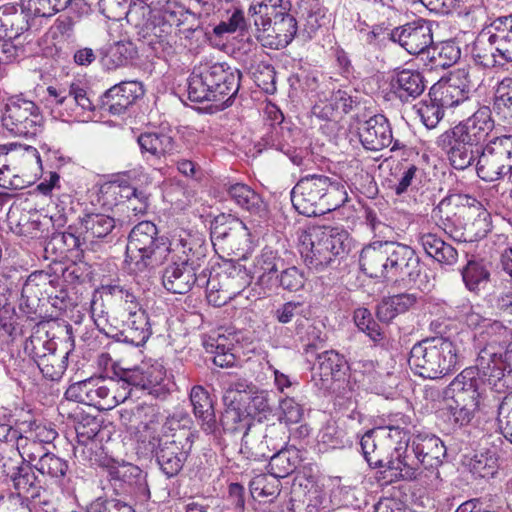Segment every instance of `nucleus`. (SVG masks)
<instances>
[{"label": "nucleus", "instance_id": "f257e3e1", "mask_svg": "<svg viewBox=\"0 0 512 512\" xmlns=\"http://www.w3.org/2000/svg\"><path fill=\"white\" fill-rule=\"evenodd\" d=\"M494 128L490 108L482 106L466 120L442 133L437 138V145L446 153L454 169L465 170L474 164Z\"/></svg>", "mask_w": 512, "mask_h": 512}, {"label": "nucleus", "instance_id": "f03ea898", "mask_svg": "<svg viewBox=\"0 0 512 512\" xmlns=\"http://www.w3.org/2000/svg\"><path fill=\"white\" fill-rule=\"evenodd\" d=\"M446 456V447L442 440L429 434L409 435L406 431L402 466L395 479L420 481L429 489H438L442 479L439 467Z\"/></svg>", "mask_w": 512, "mask_h": 512}, {"label": "nucleus", "instance_id": "7ed1b4c3", "mask_svg": "<svg viewBox=\"0 0 512 512\" xmlns=\"http://www.w3.org/2000/svg\"><path fill=\"white\" fill-rule=\"evenodd\" d=\"M242 74L224 62H200L188 78V98L193 102L231 104L240 88Z\"/></svg>", "mask_w": 512, "mask_h": 512}, {"label": "nucleus", "instance_id": "20e7f679", "mask_svg": "<svg viewBox=\"0 0 512 512\" xmlns=\"http://www.w3.org/2000/svg\"><path fill=\"white\" fill-rule=\"evenodd\" d=\"M294 208L302 215L316 217L340 208L348 201L345 186L325 175L302 177L291 191Z\"/></svg>", "mask_w": 512, "mask_h": 512}, {"label": "nucleus", "instance_id": "39448f33", "mask_svg": "<svg viewBox=\"0 0 512 512\" xmlns=\"http://www.w3.org/2000/svg\"><path fill=\"white\" fill-rule=\"evenodd\" d=\"M193 437L192 431L181 427L175 417L167 419L159 431L154 430L149 435L148 447L168 478L182 470L191 452Z\"/></svg>", "mask_w": 512, "mask_h": 512}, {"label": "nucleus", "instance_id": "423d86ee", "mask_svg": "<svg viewBox=\"0 0 512 512\" xmlns=\"http://www.w3.org/2000/svg\"><path fill=\"white\" fill-rule=\"evenodd\" d=\"M408 363L411 370L423 378H442L457 369L458 348L448 338H426L413 345Z\"/></svg>", "mask_w": 512, "mask_h": 512}, {"label": "nucleus", "instance_id": "0eeeda50", "mask_svg": "<svg viewBox=\"0 0 512 512\" xmlns=\"http://www.w3.org/2000/svg\"><path fill=\"white\" fill-rule=\"evenodd\" d=\"M170 247L158 236L154 223L142 221L133 227L126 247V262L135 273L155 269L167 262Z\"/></svg>", "mask_w": 512, "mask_h": 512}, {"label": "nucleus", "instance_id": "6e6552de", "mask_svg": "<svg viewBox=\"0 0 512 512\" xmlns=\"http://www.w3.org/2000/svg\"><path fill=\"white\" fill-rule=\"evenodd\" d=\"M301 251L306 266L315 272L333 267L338 258L347 253L349 234L342 228L312 227L303 240Z\"/></svg>", "mask_w": 512, "mask_h": 512}, {"label": "nucleus", "instance_id": "1a4fd4ad", "mask_svg": "<svg viewBox=\"0 0 512 512\" xmlns=\"http://www.w3.org/2000/svg\"><path fill=\"white\" fill-rule=\"evenodd\" d=\"M406 430L398 426H382L367 431L361 438L360 445L365 460L373 468L386 467L400 472L402 466Z\"/></svg>", "mask_w": 512, "mask_h": 512}, {"label": "nucleus", "instance_id": "9d476101", "mask_svg": "<svg viewBox=\"0 0 512 512\" xmlns=\"http://www.w3.org/2000/svg\"><path fill=\"white\" fill-rule=\"evenodd\" d=\"M41 170L38 150L29 145L8 143L0 145V186L22 189L31 183V174Z\"/></svg>", "mask_w": 512, "mask_h": 512}, {"label": "nucleus", "instance_id": "9b49d317", "mask_svg": "<svg viewBox=\"0 0 512 512\" xmlns=\"http://www.w3.org/2000/svg\"><path fill=\"white\" fill-rule=\"evenodd\" d=\"M476 173L486 182L504 178L512 171V135H494L476 155Z\"/></svg>", "mask_w": 512, "mask_h": 512}, {"label": "nucleus", "instance_id": "f8f14e48", "mask_svg": "<svg viewBox=\"0 0 512 512\" xmlns=\"http://www.w3.org/2000/svg\"><path fill=\"white\" fill-rule=\"evenodd\" d=\"M1 119L9 132L22 137L36 136L42 131L44 124L40 108L22 94L7 99Z\"/></svg>", "mask_w": 512, "mask_h": 512}, {"label": "nucleus", "instance_id": "ddd939ff", "mask_svg": "<svg viewBox=\"0 0 512 512\" xmlns=\"http://www.w3.org/2000/svg\"><path fill=\"white\" fill-rule=\"evenodd\" d=\"M115 228V219L104 213L84 211L75 233H64L66 243L84 251H98Z\"/></svg>", "mask_w": 512, "mask_h": 512}, {"label": "nucleus", "instance_id": "4468645a", "mask_svg": "<svg viewBox=\"0 0 512 512\" xmlns=\"http://www.w3.org/2000/svg\"><path fill=\"white\" fill-rule=\"evenodd\" d=\"M478 200L469 195L455 194L442 199L433 210L439 226L457 242H464L467 220L474 215Z\"/></svg>", "mask_w": 512, "mask_h": 512}, {"label": "nucleus", "instance_id": "2eb2a0df", "mask_svg": "<svg viewBox=\"0 0 512 512\" xmlns=\"http://www.w3.org/2000/svg\"><path fill=\"white\" fill-rule=\"evenodd\" d=\"M478 368L488 376L491 389L502 393L512 389V341L504 353H498L492 344L480 350L477 356Z\"/></svg>", "mask_w": 512, "mask_h": 512}, {"label": "nucleus", "instance_id": "dca6fc26", "mask_svg": "<svg viewBox=\"0 0 512 512\" xmlns=\"http://www.w3.org/2000/svg\"><path fill=\"white\" fill-rule=\"evenodd\" d=\"M111 392L109 380L89 378L70 385L66 391V397L79 403L95 406L100 410L112 409L128 398V392L119 395H111Z\"/></svg>", "mask_w": 512, "mask_h": 512}, {"label": "nucleus", "instance_id": "f3484780", "mask_svg": "<svg viewBox=\"0 0 512 512\" xmlns=\"http://www.w3.org/2000/svg\"><path fill=\"white\" fill-rule=\"evenodd\" d=\"M491 28L493 32L488 38L493 49L491 58L475 54L478 62L485 67L512 62V15L496 19L491 24Z\"/></svg>", "mask_w": 512, "mask_h": 512}, {"label": "nucleus", "instance_id": "a211bd4d", "mask_svg": "<svg viewBox=\"0 0 512 512\" xmlns=\"http://www.w3.org/2000/svg\"><path fill=\"white\" fill-rule=\"evenodd\" d=\"M390 38L410 54L426 53L433 44L431 23L424 19L408 22L394 28Z\"/></svg>", "mask_w": 512, "mask_h": 512}, {"label": "nucleus", "instance_id": "6ab92c4d", "mask_svg": "<svg viewBox=\"0 0 512 512\" xmlns=\"http://www.w3.org/2000/svg\"><path fill=\"white\" fill-rule=\"evenodd\" d=\"M305 354L308 360L315 359L313 370V379L319 376L321 388L328 389L333 380H339L344 375L346 361L342 355L335 350H325L317 352L315 343H308L305 348Z\"/></svg>", "mask_w": 512, "mask_h": 512}, {"label": "nucleus", "instance_id": "aec40b11", "mask_svg": "<svg viewBox=\"0 0 512 512\" xmlns=\"http://www.w3.org/2000/svg\"><path fill=\"white\" fill-rule=\"evenodd\" d=\"M297 21L287 11L278 15L254 35L263 47L282 49L289 45L297 34Z\"/></svg>", "mask_w": 512, "mask_h": 512}, {"label": "nucleus", "instance_id": "412c9836", "mask_svg": "<svg viewBox=\"0 0 512 512\" xmlns=\"http://www.w3.org/2000/svg\"><path fill=\"white\" fill-rule=\"evenodd\" d=\"M142 95L143 88L139 82H121L108 89L99 99V110L120 116Z\"/></svg>", "mask_w": 512, "mask_h": 512}, {"label": "nucleus", "instance_id": "4be33fe9", "mask_svg": "<svg viewBox=\"0 0 512 512\" xmlns=\"http://www.w3.org/2000/svg\"><path fill=\"white\" fill-rule=\"evenodd\" d=\"M388 257V280L414 279L418 276L420 260L411 247L389 241Z\"/></svg>", "mask_w": 512, "mask_h": 512}, {"label": "nucleus", "instance_id": "5701e85b", "mask_svg": "<svg viewBox=\"0 0 512 512\" xmlns=\"http://www.w3.org/2000/svg\"><path fill=\"white\" fill-rule=\"evenodd\" d=\"M97 326L107 336L134 346L145 344L152 334L149 317L146 312L134 314L133 319L122 321L120 327L111 325L106 329L100 327L99 324Z\"/></svg>", "mask_w": 512, "mask_h": 512}, {"label": "nucleus", "instance_id": "b1692460", "mask_svg": "<svg viewBox=\"0 0 512 512\" xmlns=\"http://www.w3.org/2000/svg\"><path fill=\"white\" fill-rule=\"evenodd\" d=\"M358 135L362 146L371 151L383 150L389 147L393 140L390 124L382 114L359 123Z\"/></svg>", "mask_w": 512, "mask_h": 512}, {"label": "nucleus", "instance_id": "393cba45", "mask_svg": "<svg viewBox=\"0 0 512 512\" xmlns=\"http://www.w3.org/2000/svg\"><path fill=\"white\" fill-rule=\"evenodd\" d=\"M101 192L106 197H113L115 204L123 200L130 204L132 201H139V206L132 207L135 216L143 215L147 211L148 196L146 192L133 185L128 175L117 176L114 180L104 184Z\"/></svg>", "mask_w": 512, "mask_h": 512}, {"label": "nucleus", "instance_id": "a878e982", "mask_svg": "<svg viewBox=\"0 0 512 512\" xmlns=\"http://www.w3.org/2000/svg\"><path fill=\"white\" fill-rule=\"evenodd\" d=\"M164 367L155 363L149 366L124 371L122 385L133 386L136 389L145 390L148 394L158 397L163 392L162 383L165 380Z\"/></svg>", "mask_w": 512, "mask_h": 512}, {"label": "nucleus", "instance_id": "bb28decb", "mask_svg": "<svg viewBox=\"0 0 512 512\" xmlns=\"http://www.w3.org/2000/svg\"><path fill=\"white\" fill-rule=\"evenodd\" d=\"M162 274V283L165 289L174 294H185L193 286L198 285L199 273L192 265H184L181 262L170 260Z\"/></svg>", "mask_w": 512, "mask_h": 512}, {"label": "nucleus", "instance_id": "cd10ccee", "mask_svg": "<svg viewBox=\"0 0 512 512\" xmlns=\"http://www.w3.org/2000/svg\"><path fill=\"white\" fill-rule=\"evenodd\" d=\"M170 255L168 260H176L184 265L195 266L196 260L206 256L207 247L204 239L197 234L183 232L169 245Z\"/></svg>", "mask_w": 512, "mask_h": 512}, {"label": "nucleus", "instance_id": "c85d7f7f", "mask_svg": "<svg viewBox=\"0 0 512 512\" xmlns=\"http://www.w3.org/2000/svg\"><path fill=\"white\" fill-rule=\"evenodd\" d=\"M389 241H374L365 246L360 254V266L371 278L388 279Z\"/></svg>", "mask_w": 512, "mask_h": 512}, {"label": "nucleus", "instance_id": "c756f323", "mask_svg": "<svg viewBox=\"0 0 512 512\" xmlns=\"http://www.w3.org/2000/svg\"><path fill=\"white\" fill-rule=\"evenodd\" d=\"M228 282L225 265L218 269H203L199 273L198 287L206 289V297L210 304L220 307L230 300L227 287Z\"/></svg>", "mask_w": 512, "mask_h": 512}, {"label": "nucleus", "instance_id": "7c9ffc66", "mask_svg": "<svg viewBox=\"0 0 512 512\" xmlns=\"http://www.w3.org/2000/svg\"><path fill=\"white\" fill-rule=\"evenodd\" d=\"M489 384L488 376L481 373L476 362L475 367H469L464 369L455 379L451 382L453 391H457L456 398L461 399L462 402L466 401V395L469 400L479 401L481 392V385Z\"/></svg>", "mask_w": 512, "mask_h": 512}, {"label": "nucleus", "instance_id": "2f4dec72", "mask_svg": "<svg viewBox=\"0 0 512 512\" xmlns=\"http://www.w3.org/2000/svg\"><path fill=\"white\" fill-rule=\"evenodd\" d=\"M225 190L231 200L251 215L264 218L267 215V205L261 196L244 183L226 184Z\"/></svg>", "mask_w": 512, "mask_h": 512}, {"label": "nucleus", "instance_id": "473e14b6", "mask_svg": "<svg viewBox=\"0 0 512 512\" xmlns=\"http://www.w3.org/2000/svg\"><path fill=\"white\" fill-rule=\"evenodd\" d=\"M29 29L28 15L7 3L0 6V41L17 39Z\"/></svg>", "mask_w": 512, "mask_h": 512}, {"label": "nucleus", "instance_id": "72a5a7b5", "mask_svg": "<svg viewBox=\"0 0 512 512\" xmlns=\"http://www.w3.org/2000/svg\"><path fill=\"white\" fill-rule=\"evenodd\" d=\"M190 402L195 417L201 422V427L207 433L215 431L217 426L216 415L212 399L202 386H194L190 392Z\"/></svg>", "mask_w": 512, "mask_h": 512}, {"label": "nucleus", "instance_id": "f704fd0d", "mask_svg": "<svg viewBox=\"0 0 512 512\" xmlns=\"http://www.w3.org/2000/svg\"><path fill=\"white\" fill-rule=\"evenodd\" d=\"M47 346L43 345V349L47 351L40 353L35 349L33 358L43 376L50 380H59L63 376L67 368L68 353L57 354L52 347L54 344L46 342Z\"/></svg>", "mask_w": 512, "mask_h": 512}, {"label": "nucleus", "instance_id": "c9c22d12", "mask_svg": "<svg viewBox=\"0 0 512 512\" xmlns=\"http://www.w3.org/2000/svg\"><path fill=\"white\" fill-rule=\"evenodd\" d=\"M142 154L155 159L172 156L176 152L174 139L163 132H144L137 137Z\"/></svg>", "mask_w": 512, "mask_h": 512}, {"label": "nucleus", "instance_id": "e433bc0d", "mask_svg": "<svg viewBox=\"0 0 512 512\" xmlns=\"http://www.w3.org/2000/svg\"><path fill=\"white\" fill-rule=\"evenodd\" d=\"M392 88L402 102H408L424 92L425 83L420 72L405 69L396 74Z\"/></svg>", "mask_w": 512, "mask_h": 512}, {"label": "nucleus", "instance_id": "4c0bfd02", "mask_svg": "<svg viewBox=\"0 0 512 512\" xmlns=\"http://www.w3.org/2000/svg\"><path fill=\"white\" fill-rule=\"evenodd\" d=\"M154 0H138L130 3L126 11L127 22L138 29V35L146 40L156 29L155 23L152 20L151 4Z\"/></svg>", "mask_w": 512, "mask_h": 512}, {"label": "nucleus", "instance_id": "58836bf2", "mask_svg": "<svg viewBox=\"0 0 512 512\" xmlns=\"http://www.w3.org/2000/svg\"><path fill=\"white\" fill-rule=\"evenodd\" d=\"M207 353L213 355V363L221 368L232 367L236 358L232 352L234 339L220 333H213L203 342Z\"/></svg>", "mask_w": 512, "mask_h": 512}, {"label": "nucleus", "instance_id": "ea45409f", "mask_svg": "<svg viewBox=\"0 0 512 512\" xmlns=\"http://www.w3.org/2000/svg\"><path fill=\"white\" fill-rule=\"evenodd\" d=\"M286 11L283 0H252L248 8V18L253 22L255 32L272 22Z\"/></svg>", "mask_w": 512, "mask_h": 512}, {"label": "nucleus", "instance_id": "a19ab883", "mask_svg": "<svg viewBox=\"0 0 512 512\" xmlns=\"http://www.w3.org/2000/svg\"><path fill=\"white\" fill-rule=\"evenodd\" d=\"M418 241L425 253L439 263L453 265L457 262V250L452 245L444 242L436 234L424 233L419 236Z\"/></svg>", "mask_w": 512, "mask_h": 512}, {"label": "nucleus", "instance_id": "79ce46f5", "mask_svg": "<svg viewBox=\"0 0 512 512\" xmlns=\"http://www.w3.org/2000/svg\"><path fill=\"white\" fill-rule=\"evenodd\" d=\"M459 80V77L453 76L438 88L432 89V92H437V99L445 109L459 106L469 99V86Z\"/></svg>", "mask_w": 512, "mask_h": 512}, {"label": "nucleus", "instance_id": "37998d69", "mask_svg": "<svg viewBox=\"0 0 512 512\" xmlns=\"http://www.w3.org/2000/svg\"><path fill=\"white\" fill-rule=\"evenodd\" d=\"M281 264L282 259L279 257L278 252L271 247H265L255 257L252 273L257 277L260 284L265 285L269 283Z\"/></svg>", "mask_w": 512, "mask_h": 512}, {"label": "nucleus", "instance_id": "c03bdc74", "mask_svg": "<svg viewBox=\"0 0 512 512\" xmlns=\"http://www.w3.org/2000/svg\"><path fill=\"white\" fill-rule=\"evenodd\" d=\"M478 405L479 401L477 400L462 402L461 399L455 398L453 404H449L442 409V417L449 421L453 427H462L469 424L473 419Z\"/></svg>", "mask_w": 512, "mask_h": 512}, {"label": "nucleus", "instance_id": "a18cd8bd", "mask_svg": "<svg viewBox=\"0 0 512 512\" xmlns=\"http://www.w3.org/2000/svg\"><path fill=\"white\" fill-rule=\"evenodd\" d=\"M426 54L433 68L445 69L451 67L459 60L461 51L456 43L445 41L436 45L431 44Z\"/></svg>", "mask_w": 512, "mask_h": 512}, {"label": "nucleus", "instance_id": "49530a36", "mask_svg": "<svg viewBox=\"0 0 512 512\" xmlns=\"http://www.w3.org/2000/svg\"><path fill=\"white\" fill-rule=\"evenodd\" d=\"M136 48L131 42L118 41L111 44L103 53V66L109 70L125 66L136 55Z\"/></svg>", "mask_w": 512, "mask_h": 512}, {"label": "nucleus", "instance_id": "de8ad7c7", "mask_svg": "<svg viewBox=\"0 0 512 512\" xmlns=\"http://www.w3.org/2000/svg\"><path fill=\"white\" fill-rule=\"evenodd\" d=\"M268 465L270 476L280 479L291 474L298 465V451L293 449H281L270 456Z\"/></svg>", "mask_w": 512, "mask_h": 512}, {"label": "nucleus", "instance_id": "09e8293b", "mask_svg": "<svg viewBox=\"0 0 512 512\" xmlns=\"http://www.w3.org/2000/svg\"><path fill=\"white\" fill-rule=\"evenodd\" d=\"M289 137L290 131L286 127L279 125V123H269L266 133L256 145L257 152L261 153L264 149H274L289 154L290 146L287 144Z\"/></svg>", "mask_w": 512, "mask_h": 512}, {"label": "nucleus", "instance_id": "8fccbe9b", "mask_svg": "<svg viewBox=\"0 0 512 512\" xmlns=\"http://www.w3.org/2000/svg\"><path fill=\"white\" fill-rule=\"evenodd\" d=\"M413 109L425 127L433 129L442 120L445 108L440 105V101L437 99V92H430L429 98L414 105Z\"/></svg>", "mask_w": 512, "mask_h": 512}, {"label": "nucleus", "instance_id": "3c124183", "mask_svg": "<svg viewBox=\"0 0 512 512\" xmlns=\"http://www.w3.org/2000/svg\"><path fill=\"white\" fill-rule=\"evenodd\" d=\"M491 227L490 213L478 201V207H474V215L467 221L464 242H475L484 238L491 231Z\"/></svg>", "mask_w": 512, "mask_h": 512}, {"label": "nucleus", "instance_id": "603ef678", "mask_svg": "<svg viewBox=\"0 0 512 512\" xmlns=\"http://www.w3.org/2000/svg\"><path fill=\"white\" fill-rule=\"evenodd\" d=\"M101 425L96 417L85 416L75 426L77 445L74 447L75 455L80 454L86 458V447L93 443V439L100 432Z\"/></svg>", "mask_w": 512, "mask_h": 512}, {"label": "nucleus", "instance_id": "864d4df0", "mask_svg": "<svg viewBox=\"0 0 512 512\" xmlns=\"http://www.w3.org/2000/svg\"><path fill=\"white\" fill-rule=\"evenodd\" d=\"M493 110L503 120L512 123V78L500 81L494 92Z\"/></svg>", "mask_w": 512, "mask_h": 512}, {"label": "nucleus", "instance_id": "5fc2aeb1", "mask_svg": "<svg viewBox=\"0 0 512 512\" xmlns=\"http://www.w3.org/2000/svg\"><path fill=\"white\" fill-rule=\"evenodd\" d=\"M10 478L19 496L26 498L38 496L37 478L30 466L22 465L15 467Z\"/></svg>", "mask_w": 512, "mask_h": 512}, {"label": "nucleus", "instance_id": "6e6d98bb", "mask_svg": "<svg viewBox=\"0 0 512 512\" xmlns=\"http://www.w3.org/2000/svg\"><path fill=\"white\" fill-rule=\"evenodd\" d=\"M48 95L50 99L48 100L52 106V112L56 115V117L60 118L62 121H78L77 112L75 110V104L66 103L67 98L74 97L72 93V88L68 93L59 92L54 87L47 88Z\"/></svg>", "mask_w": 512, "mask_h": 512}, {"label": "nucleus", "instance_id": "4d7b16f0", "mask_svg": "<svg viewBox=\"0 0 512 512\" xmlns=\"http://www.w3.org/2000/svg\"><path fill=\"white\" fill-rule=\"evenodd\" d=\"M309 310L302 302H286L275 311V318L282 324H287L296 319L298 331L303 333V328L308 322Z\"/></svg>", "mask_w": 512, "mask_h": 512}, {"label": "nucleus", "instance_id": "13d9d810", "mask_svg": "<svg viewBox=\"0 0 512 512\" xmlns=\"http://www.w3.org/2000/svg\"><path fill=\"white\" fill-rule=\"evenodd\" d=\"M107 473L115 487L125 489V486H133L140 481L142 471L133 464L123 463L108 467Z\"/></svg>", "mask_w": 512, "mask_h": 512}, {"label": "nucleus", "instance_id": "bf43d9fd", "mask_svg": "<svg viewBox=\"0 0 512 512\" xmlns=\"http://www.w3.org/2000/svg\"><path fill=\"white\" fill-rule=\"evenodd\" d=\"M72 93L74 97L67 98L66 103L75 104L78 121L85 122L92 119L94 112L99 110V102L95 104L83 88L72 86Z\"/></svg>", "mask_w": 512, "mask_h": 512}, {"label": "nucleus", "instance_id": "052dcab7", "mask_svg": "<svg viewBox=\"0 0 512 512\" xmlns=\"http://www.w3.org/2000/svg\"><path fill=\"white\" fill-rule=\"evenodd\" d=\"M240 452L247 458L254 461H260L270 458L271 449L268 440L261 437L250 436L249 433L243 435Z\"/></svg>", "mask_w": 512, "mask_h": 512}, {"label": "nucleus", "instance_id": "680f3d73", "mask_svg": "<svg viewBox=\"0 0 512 512\" xmlns=\"http://www.w3.org/2000/svg\"><path fill=\"white\" fill-rule=\"evenodd\" d=\"M462 279L468 290L478 291L489 280L490 273L486 267L477 261H469L461 270Z\"/></svg>", "mask_w": 512, "mask_h": 512}, {"label": "nucleus", "instance_id": "e2e57ef3", "mask_svg": "<svg viewBox=\"0 0 512 512\" xmlns=\"http://www.w3.org/2000/svg\"><path fill=\"white\" fill-rule=\"evenodd\" d=\"M33 467L40 474L58 480L66 475L68 463L66 460L49 452L43 459H39L38 462L34 463Z\"/></svg>", "mask_w": 512, "mask_h": 512}, {"label": "nucleus", "instance_id": "0e129e2a", "mask_svg": "<svg viewBox=\"0 0 512 512\" xmlns=\"http://www.w3.org/2000/svg\"><path fill=\"white\" fill-rule=\"evenodd\" d=\"M26 10L39 17H50L65 10L71 0H22Z\"/></svg>", "mask_w": 512, "mask_h": 512}, {"label": "nucleus", "instance_id": "69168bd1", "mask_svg": "<svg viewBox=\"0 0 512 512\" xmlns=\"http://www.w3.org/2000/svg\"><path fill=\"white\" fill-rule=\"evenodd\" d=\"M228 282L225 285L227 287V294L230 296V300L239 295L249 284L250 277L246 272V269L239 264H228L225 265Z\"/></svg>", "mask_w": 512, "mask_h": 512}, {"label": "nucleus", "instance_id": "338daca9", "mask_svg": "<svg viewBox=\"0 0 512 512\" xmlns=\"http://www.w3.org/2000/svg\"><path fill=\"white\" fill-rule=\"evenodd\" d=\"M221 423L223 428L231 433H243L246 435L250 430L251 419L248 413L239 409L228 407L222 415Z\"/></svg>", "mask_w": 512, "mask_h": 512}, {"label": "nucleus", "instance_id": "774afa93", "mask_svg": "<svg viewBox=\"0 0 512 512\" xmlns=\"http://www.w3.org/2000/svg\"><path fill=\"white\" fill-rule=\"evenodd\" d=\"M247 413L267 417L273 410V394L266 390H253L247 397Z\"/></svg>", "mask_w": 512, "mask_h": 512}]
</instances>
